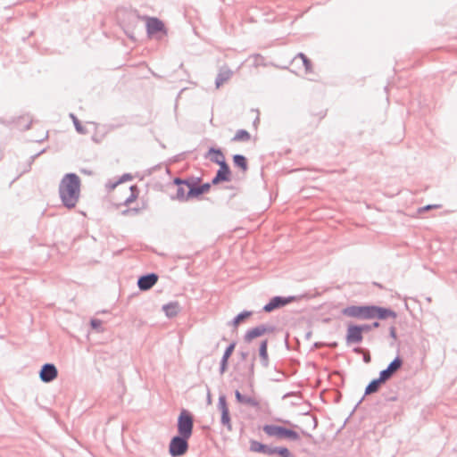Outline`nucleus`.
<instances>
[{
    "label": "nucleus",
    "mask_w": 457,
    "mask_h": 457,
    "mask_svg": "<svg viewBox=\"0 0 457 457\" xmlns=\"http://www.w3.org/2000/svg\"><path fill=\"white\" fill-rule=\"evenodd\" d=\"M80 179L75 173L65 174L59 184L61 201L68 209L74 208L80 196Z\"/></svg>",
    "instance_id": "1"
},
{
    "label": "nucleus",
    "mask_w": 457,
    "mask_h": 457,
    "mask_svg": "<svg viewBox=\"0 0 457 457\" xmlns=\"http://www.w3.org/2000/svg\"><path fill=\"white\" fill-rule=\"evenodd\" d=\"M212 154L220 156V161L214 160V163L220 165V169L217 170L216 175L212 179V184L218 185L219 183L223 181H229L231 171L229 166L225 161L224 154H222L220 149H217L214 147H211L209 149L207 155H212Z\"/></svg>",
    "instance_id": "2"
},
{
    "label": "nucleus",
    "mask_w": 457,
    "mask_h": 457,
    "mask_svg": "<svg viewBox=\"0 0 457 457\" xmlns=\"http://www.w3.org/2000/svg\"><path fill=\"white\" fill-rule=\"evenodd\" d=\"M262 430L269 436H276L279 439L287 438L292 441H297L300 439L299 434L295 430L278 425H264Z\"/></svg>",
    "instance_id": "3"
},
{
    "label": "nucleus",
    "mask_w": 457,
    "mask_h": 457,
    "mask_svg": "<svg viewBox=\"0 0 457 457\" xmlns=\"http://www.w3.org/2000/svg\"><path fill=\"white\" fill-rule=\"evenodd\" d=\"M178 435L191 437L194 428V417L190 411L183 409L178 417Z\"/></svg>",
    "instance_id": "4"
},
{
    "label": "nucleus",
    "mask_w": 457,
    "mask_h": 457,
    "mask_svg": "<svg viewBox=\"0 0 457 457\" xmlns=\"http://www.w3.org/2000/svg\"><path fill=\"white\" fill-rule=\"evenodd\" d=\"M372 305H350L342 310V314L358 320H371Z\"/></svg>",
    "instance_id": "5"
},
{
    "label": "nucleus",
    "mask_w": 457,
    "mask_h": 457,
    "mask_svg": "<svg viewBox=\"0 0 457 457\" xmlns=\"http://www.w3.org/2000/svg\"><path fill=\"white\" fill-rule=\"evenodd\" d=\"M190 437L177 435L173 436L169 445V453L172 457L184 455L188 450V439Z\"/></svg>",
    "instance_id": "6"
},
{
    "label": "nucleus",
    "mask_w": 457,
    "mask_h": 457,
    "mask_svg": "<svg viewBox=\"0 0 457 457\" xmlns=\"http://www.w3.org/2000/svg\"><path fill=\"white\" fill-rule=\"evenodd\" d=\"M173 187L176 189V193L175 195H170L172 200L185 202L192 198V196H187V192L186 193V187L189 189V186H191L189 180L176 178L173 180Z\"/></svg>",
    "instance_id": "7"
},
{
    "label": "nucleus",
    "mask_w": 457,
    "mask_h": 457,
    "mask_svg": "<svg viewBox=\"0 0 457 457\" xmlns=\"http://www.w3.org/2000/svg\"><path fill=\"white\" fill-rule=\"evenodd\" d=\"M397 354L388 366L379 372V378L386 383L390 380L397 370H400V345L396 349Z\"/></svg>",
    "instance_id": "8"
},
{
    "label": "nucleus",
    "mask_w": 457,
    "mask_h": 457,
    "mask_svg": "<svg viewBox=\"0 0 457 457\" xmlns=\"http://www.w3.org/2000/svg\"><path fill=\"white\" fill-rule=\"evenodd\" d=\"M218 409L221 413L220 422L221 424L228 428V431L232 430L231 420L229 410L227 403V399L224 395L219 396L218 402Z\"/></svg>",
    "instance_id": "9"
},
{
    "label": "nucleus",
    "mask_w": 457,
    "mask_h": 457,
    "mask_svg": "<svg viewBox=\"0 0 457 457\" xmlns=\"http://www.w3.org/2000/svg\"><path fill=\"white\" fill-rule=\"evenodd\" d=\"M295 300V296H274L272 297L270 302L265 304L262 308V310L265 312H270L276 309L281 308Z\"/></svg>",
    "instance_id": "10"
},
{
    "label": "nucleus",
    "mask_w": 457,
    "mask_h": 457,
    "mask_svg": "<svg viewBox=\"0 0 457 457\" xmlns=\"http://www.w3.org/2000/svg\"><path fill=\"white\" fill-rule=\"evenodd\" d=\"M274 330V326L262 324L247 330L244 337V340L246 343H250L253 339L259 337L264 335L265 333H272Z\"/></svg>",
    "instance_id": "11"
},
{
    "label": "nucleus",
    "mask_w": 457,
    "mask_h": 457,
    "mask_svg": "<svg viewBox=\"0 0 457 457\" xmlns=\"http://www.w3.org/2000/svg\"><path fill=\"white\" fill-rule=\"evenodd\" d=\"M57 376L58 370L53 363H45L39 371V378L45 383L52 382Z\"/></svg>",
    "instance_id": "12"
},
{
    "label": "nucleus",
    "mask_w": 457,
    "mask_h": 457,
    "mask_svg": "<svg viewBox=\"0 0 457 457\" xmlns=\"http://www.w3.org/2000/svg\"><path fill=\"white\" fill-rule=\"evenodd\" d=\"M363 339L361 328L359 325L351 324L347 327L345 340L347 345L360 344Z\"/></svg>",
    "instance_id": "13"
},
{
    "label": "nucleus",
    "mask_w": 457,
    "mask_h": 457,
    "mask_svg": "<svg viewBox=\"0 0 457 457\" xmlns=\"http://www.w3.org/2000/svg\"><path fill=\"white\" fill-rule=\"evenodd\" d=\"M146 32L148 36H152L158 32H163L165 35L167 34L164 23L155 17L146 18Z\"/></svg>",
    "instance_id": "14"
},
{
    "label": "nucleus",
    "mask_w": 457,
    "mask_h": 457,
    "mask_svg": "<svg viewBox=\"0 0 457 457\" xmlns=\"http://www.w3.org/2000/svg\"><path fill=\"white\" fill-rule=\"evenodd\" d=\"M400 395V386L398 383L390 385L383 393L382 396L385 406H390L391 403L397 402Z\"/></svg>",
    "instance_id": "15"
},
{
    "label": "nucleus",
    "mask_w": 457,
    "mask_h": 457,
    "mask_svg": "<svg viewBox=\"0 0 457 457\" xmlns=\"http://www.w3.org/2000/svg\"><path fill=\"white\" fill-rule=\"evenodd\" d=\"M158 281V276L155 273L142 275L137 279V287L142 291L152 288Z\"/></svg>",
    "instance_id": "16"
},
{
    "label": "nucleus",
    "mask_w": 457,
    "mask_h": 457,
    "mask_svg": "<svg viewBox=\"0 0 457 457\" xmlns=\"http://www.w3.org/2000/svg\"><path fill=\"white\" fill-rule=\"evenodd\" d=\"M371 309V319L386 320L389 317H396V313L388 308L372 305Z\"/></svg>",
    "instance_id": "17"
},
{
    "label": "nucleus",
    "mask_w": 457,
    "mask_h": 457,
    "mask_svg": "<svg viewBox=\"0 0 457 457\" xmlns=\"http://www.w3.org/2000/svg\"><path fill=\"white\" fill-rule=\"evenodd\" d=\"M189 190H187V196L198 197L199 195L207 193L211 186V183H204L203 185L197 186L194 181H190Z\"/></svg>",
    "instance_id": "18"
},
{
    "label": "nucleus",
    "mask_w": 457,
    "mask_h": 457,
    "mask_svg": "<svg viewBox=\"0 0 457 457\" xmlns=\"http://www.w3.org/2000/svg\"><path fill=\"white\" fill-rule=\"evenodd\" d=\"M233 75V71L227 66L220 68L215 79L216 88L220 87L224 83L228 82Z\"/></svg>",
    "instance_id": "19"
},
{
    "label": "nucleus",
    "mask_w": 457,
    "mask_h": 457,
    "mask_svg": "<svg viewBox=\"0 0 457 457\" xmlns=\"http://www.w3.org/2000/svg\"><path fill=\"white\" fill-rule=\"evenodd\" d=\"M259 356L261 359V363L264 368H268L270 364L269 355H268V340H263L260 344L259 347Z\"/></svg>",
    "instance_id": "20"
},
{
    "label": "nucleus",
    "mask_w": 457,
    "mask_h": 457,
    "mask_svg": "<svg viewBox=\"0 0 457 457\" xmlns=\"http://www.w3.org/2000/svg\"><path fill=\"white\" fill-rule=\"evenodd\" d=\"M386 384L379 377L372 379L365 388V395H371L379 391L381 386Z\"/></svg>",
    "instance_id": "21"
},
{
    "label": "nucleus",
    "mask_w": 457,
    "mask_h": 457,
    "mask_svg": "<svg viewBox=\"0 0 457 457\" xmlns=\"http://www.w3.org/2000/svg\"><path fill=\"white\" fill-rule=\"evenodd\" d=\"M235 397L239 403L246 404V405H249L252 407H256L259 405V403L257 400H255L254 398H253L251 396L242 395L238 390H236Z\"/></svg>",
    "instance_id": "22"
},
{
    "label": "nucleus",
    "mask_w": 457,
    "mask_h": 457,
    "mask_svg": "<svg viewBox=\"0 0 457 457\" xmlns=\"http://www.w3.org/2000/svg\"><path fill=\"white\" fill-rule=\"evenodd\" d=\"M162 310L165 312L166 316L169 318H173L177 316L180 308L178 302H170L162 306Z\"/></svg>",
    "instance_id": "23"
},
{
    "label": "nucleus",
    "mask_w": 457,
    "mask_h": 457,
    "mask_svg": "<svg viewBox=\"0 0 457 457\" xmlns=\"http://www.w3.org/2000/svg\"><path fill=\"white\" fill-rule=\"evenodd\" d=\"M234 165L240 168L244 172L248 170L247 159L242 154H235L233 156Z\"/></svg>",
    "instance_id": "24"
},
{
    "label": "nucleus",
    "mask_w": 457,
    "mask_h": 457,
    "mask_svg": "<svg viewBox=\"0 0 457 457\" xmlns=\"http://www.w3.org/2000/svg\"><path fill=\"white\" fill-rule=\"evenodd\" d=\"M253 312L250 311H244L237 314L229 323L228 325L233 326L235 328L238 327V325L243 322L245 320L252 316Z\"/></svg>",
    "instance_id": "25"
},
{
    "label": "nucleus",
    "mask_w": 457,
    "mask_h": 457,
    "mask_svg": "<svg viewBox=\"0 0 457 457\" xmlns=\"http://www.w3.org/2000/svg\"><path fill=\"white\" fill-rule=\"evenodd\" d=\"M251 138L250 133L245 129H238L232 138L233 142H246Z\"/></svg>",
    "instance_id": "26"
},
{
    "label": "nucleus",
    "mask_w": 457,
    "mask_h": 457,
    "mask_svg": "<svg viewBox=\"0 0 457 457\" xmlns=\"http://www.w3.org/2000/svg\"><path fill=\"white\" fill-rule=\"evenodd\" d=\"M265 445L262 443H260L256 440H251L250 441V451L253 453H264L265 452Z\"/></svg>",
    "instance_id": "27"
},
{
    "label": "nucleus",
    "mask_w": 457,
    "mask_h": 457,
    "mask_svg": "<svg viewBox=\"0 0 457 457\" xmlns=\"http://www.w3.org/2000/svg\"><path fill=\"white\" fill-rule=\"evenodd\" d=\"M254 360L255 356L253 357L251 363L248 366L247 372L243 374L250 384L253 382L254 377Z\"/></svg>",
    "instance_id": "28"
},
{
    "label": "nucleus",
    "mask_w": 457,
    "mask_h": 457,
    "mask_svg": "<svg viewBox=\"0 0 457 457\" xmlns=\"http://www.w3.org/2000/svg\"><path fill=\"white\" fill-rule=\"evenodd\" d=\"M297 57L302 59L306 73H311L312 71V64L311 60L303 53H299L296 55V58Z\"/></svg>",
    "instance_id": "29"
},
{
    "label": "nucleus",
    "mask_w": 457,
    "mask_h": 457,
    "mask_svg": "<svg viewBox=\"0 0 457 457\" xmlns=\"http://www.w3.org/2000/svg\"><path fill=\"white\" fill-rule=\"evenodd\" d=\"M129 189L131 191V195H130L129 197H128L125 200V204L126 205H128L130 203H132L133 201H135L137 199V195H138V190H137V186H131Z\"/></svg>",
    "instance_id": "30"
},
{
    "label": "nucleus",
    "mask_w": 457,
    "mask_h": 457,
    "mask_svg": "<svg viewBox=\"0 0 457 457\" xmlns=\"http://www.w3.org/2000/svg\"><path fill=\"white\" fill-rule=\"evenodd\" d=\"M71 118L73 120V123H74V126H75V129L76 130L80 133V134H85L86 133V130L84 129V128L82 127V125L80 124L79 120H78V118L73 114V113H71L70 114Z\"/></svg>",
    "instance_id": "31"
},
{
    "label": "nucleus",
    "mask_w": 457,
    "mask_h": 457,
    "mask_svg": "<svg viewBox=\"0 0 457 457\" xmlns=\"http://www.w3.org/2000/svg\"><path fill=\"white\" fill-rule=\"evenodd\" d=\"M278 450H279L278 446H270V445H266L265 452L263 454H266L268 456H272V455L278 454Z\"/></svg>",
    "instance_id": "32"
},
{
    "label": "nucleus",
    "mask_w": 457,
    "mask_h": 457,
    "mask_svg": "<svg viewBox=\"0 0 457 457\" xmlns=\"http://www.w3.org/2000/svg\"><path fill=\"white\" fill-rule=\"evenodd\" d=\"M102 323H103L102 320H100L98 319H92L90 320L91 328L97 331H99L100 328H102Z\"/></svg>",
    "instance_id": "33"
},
{
    "label": "nucleus",
    "mask_w": 457,
    "mask_h": 457,
    "mask_svg": "<svg viewBox=\"0 0 457 457\" xmlns=\"http://www.w3.org/2000/svg\"><path fill=\"white\" fill-rule=\"evenodd\" d=\"M278 455L280 457H295L287 447H279Z\"/></svg>",
    "instance_id": "34"
},
{
    "label": "nucleus",
    "mask_w": 457,
    "mask_h": 457,
    "mask_svg": "<svg viewBox=\"0 0 457 457\" xmlns=\"http://www.w3.org/2000/svg\"><path fill=\"white\" fill-rule=\"evenodd\" d=\"M235 347H236V342H232L231 344H229L227 348L225 349L224 351V355L226 356H231V354L233 353L234 350H235Z\"/></svg>",
    "instance_id": "35"
},
{
    "label": "nucleus",
    "mask_w": 457,
    "mask_h": 457,
    "mask_svg": "<svg viewBox=\"0 0 457 457\" xmlns=\"http://www.w3.org/2000/svg\"><path fill=\"white\" fill-rule=\"evenodd\" d=\"M438 207H439V205H436V204H428L426 206L419 208L418 212L422 213V212H428L429 210L438 208Z\"/></svg>",
    "instance_id": "36"
},
{
    "label": "nucleus",
    "mask_w": 457,
    "mask_h": 457,
    "mask_svg": "<svg viewBox=\"0 0 457 457\" xmlns=\"http://www.w3.org/2000/svg\"><path fill=\"white\" fill-rule=\"evenodd\" d=\"M132 179V176L130 174H124L121 179H120L119 183H121L123 181H126V180H129V179Z\"/></svg>",
    "instance_id": "37"
},
{
    "label": "nucleus",
    "mask_w": 457,
    "mask_h": 457,
    "mask_svg": "<svg viewBox=\"0 0 457 457\" xmlns=\"http://www.w3.org/2000/svg\"><path fill=\"white\" fill-rule=\"evenodd\" d=\"M361 328V333L362 332H367V331H370L371 329V326L370 325H359Z\"/></svg>",
    "instance_id": "38"
},
{
    "label": "nucleus",
    "mask_w": 457,
    "mask_h": 457,
    "mask_svg": "<svg viewBox=\"0 0 457 457\" xmlns=\"http://www.w3.org/2000/svg\"><path fill=\"white\" fill-rule=\"evenodd\" d=\"M228 369V364L220 363V372L223 374Z\"/></svg>",
    "instance_id": "39"
},
{
    "label": "nucleus",
    "mask_w": 457,
    "mask_h": 457,
    "mask_svg": "<svg viewBox=\"0 0 457 457\" xmlns=\"http://www.w3.org/2000/svg\"><path fill=\"white\" fill-rule=\"evenodd\" d=\"M390 336H391L393 338L396 339V329H395V328L392 327V328H390Z\"/></svg>",
    "instance_id": "40"
},
{
    "label": "nucleus",
    "mask_w": 457,
    "mask_h": 457,
    "mask_svg": "<svg viewBox=\"0 0 457 457\" xmlns=\"http://www.w3.org/2000/svg\"><path fill=\"white\" fill-rule=\"evenodd\" d=\"M228 359H229V356H226V355L223 354V356H222V358L220 360V363L228 364Z\"/></svg>",
    "instance_id": "41"
},
{
    "label": "nucleus",
    "mask_w": 457,
    "mask_h": 457,
    "mask_svg": "<svg viewBox=\"0 0 457 457\" xmlns=\"http://www.w3.org/2000/svg\"><path fill=\"white\" fill-rule=\"evenodd\" d=\"M240 356H241V359L245 361L248 357V353L247 352H241L240 353Z\"/></svg>",
    "instance_id": "42"
},
{
    "label": "nucleus",
    "mask_w": 457,
    "mask_h": 457,
    "mask_svg": "<svg viewBox=\"0 0 457 457\" xmlns=\"http://www.w3.org/2000/svg\"><path fill=\"white\" fill-rule=\"evenodd\" d=\"M213 154V156H212V157H211V161H212V162H214V160L220 161V156L216 155V154Z\"/></svg>",
    "instance_id": "43"
},
{
    "label": "nucleus",
    "mask_w": 457,
    "mask_h": 457,
    "mask_svg": "<svg viewBox=\"0 0 457 457\" xmlns=\"http://www.w3.org/2000/svg\"><path fill=\"white\" fill-rule=\"evenodd\" d=\"M363 361H364L366 363H369V362L370 361V354L364 355V357H363Z\"/></svg>",
    "instance_id": "44"
},
{
    "label": "nucleus",
    "mask_w": 457,
    "mask_h": 457,
    "mask_svg": "<svg viewBox=\"0 0 457 457\" xmlns=\"http://www.w3.org/2000/svg\"><path fill=\"white\" fill-rule=\"evenodd\" d=\"M370 326H371V328H378V327H379V322H378V321H375V322H373V324H372V325H370Z\"/></svg>",
    "instance_id": "45"
},
{
    "label": "nucleus",
    "mask_w": 457,
    "mask_h": 457,
    "mask_svg": "<svg viewBox=\"0 0 457 457\" xmlns=\"http://www.w3.org/2000/svg\"><path fill=\"white\" fill-rule=\"evenodd\" d=\"M312 421H313V428H316L317 426V420L315 418L312 419Z\"/></svg>",
    "instance_id": "46"
},
{
    "label": "nucleus",
    "mask_w": 457,
    "mask_h": 457,
    "mask_svg": "<svg viewBox=\"0 0 457 457\" xmlns=\"http://www.w3.org/2000/svg\"><path fill=\"white\" fill-rule=\"evenodd\" d=\"M337 345V343L334 342L329 345L330 347H336Z\"/></svg>",
    "instance_id": "47"
},
{
    "label": "nucleus",
    "mask_w": 457,
    "mask_h": 457,
    "mask_svg": "<svg viewBox=\"0 0 457 457\" xmlns=\"http://www.w3.org/2000/svg\"><path fill=\"white\" fill-rule=\"evenodd\" d=\"M404 306H405V308H406L407 310H409V306H408V303H407V302H406V301H404Z\"/></svg>",
    "instance_id": "48"
},
{
    "label": "nucleus",
    "mask_w": 457,
    "mask_h": 457,
    "mask_svg": "<svg viewBox=\"0 0 457 457\" xmlns=\"http://www.w3.org/2000/svg\"><path fill=\"white\" fill-rule=\"evenodd\" d=\"M207 400H208V403H211V395H210V394H208Z\"/></svg>",
    "instance_id": "49"
},
{
    "label": "nucleus",
    "mask_w": 457,
    "mask_h": 457,
    "mask_svg": "<svg viewBox=\"0 0 457 457\" xmlns=\"http://www.w3.org/2000/svg\"><path fill=\"white\" fill-rule=\"evenodd\" d=\"M360 351H361V349H360V348H355V349H354V352H355V353H359Z\"/></svg>",
    "instance_id": "50"
},
{
    "label": "nucleus",
    "mask_w": 457,
    "mask_h": 457,
    "mask_svg": "<svg viewBox=\"0 0 457 457\" xmlns=\"http://www.w3.org/2000/svg\"><path fill=\"white\" fill-rule=\"evenodd\" d=\"M403 364H404V362H403V359L402 358V362H401L402 369L403 368Z\"/></svg>",
    "instance_id": "51"
},
{
    "label": "nucleus",
    "mask_w": 457,
    "mask_h": 457,
    "mask_svg": "<svg viewBox=\"0 0 457 457\" xmlns=\"http://www.w3.org/2000/svg\"><path fill=\"white\" fill-rule=\"evenodd\" d=\"M38 154H39L33 155V156H32V159H35Z\"/></svg>",
    "instance_id": "52"
},
{
    "label": "nucleus",
    "mask_w": 457,
    "mask_h": 457,
    "mask_svg": "<svg viewBox=\"0 0 457 457\" xmlns=\"http://www.w3.org/2000/svg\"><path fill=\"white\" fill-rule=\"evenodd\" d=\"M303 434H304L305 436H311V435H310V434H307V433H303Z\"/></svg>",
    "instance_id": "53"
}]
</instances>
